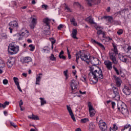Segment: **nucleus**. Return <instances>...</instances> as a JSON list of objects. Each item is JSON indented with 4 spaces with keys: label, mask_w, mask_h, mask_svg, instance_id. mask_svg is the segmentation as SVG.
I'll return each instance as SVG.
<instances>
[{
    "label": "nucleus",
    "mask_w": 131,
    "mask_h": 131,
    "mask_svg": "<svg viewBox=\"0 0 131 131\" xmlns=\"http://www.w3.org/2000/svg\"><path fill=\"white\" fill-rule=\"evenodd\" d=\"M89 75H93V78L96 80V82H98V79H103L104 78L103 72L100 69L95 70L94 72H90Z\"/></svg>",
    "instance_id": "obj_1"
},
{
    "label": "nucleus",
    "mask_w": 131,
    "mask_h": 131,
    "mask_svg": "<svg viewBox=\"0 0 131 131\" xmlns=\"http://www.w3.org/2000/svg\"><path fill=\"white\" fill-rule=\"evenodd\" d=\"M8 53H10L11 55L17 54L19 52V46L12 43L8 46Z\"/></svg>",
    "instance_id": "obj_2"
},
{
    "label": "nucleus",
    "mask_w": 131,
    "mask_h": 131,
    "mask_svg": "<svg viewBox=\"0 0 131 131\" xmlns=\"http://www.w3.org/2000/svg\"><path fill=\"white\" fill-rule=\"evenodd\" d=\"M113 93L112 94L113 99H115L116 101L120 100V95H119V90L118 88L115 86L113 87Z\"/></svg>",
    "instance_id": "obj_3"
},
{
    "label": "nucleus",
    "mask_w": 131,
    "mask_h": 131,
    "mask_svg": "<svg viewBox=\"0 0 131 131\" xmlns=\"http://www.w3.org/2000/svg\"><path fill=\"white\" fill-rule=\"evenodd\" d=\"M109 55L110 59L111 60V61L113 62V64L117 65V64H118V59H117V55L118 54L116 53H114V52H110Z\"/></svg>",
    "instance_id": "obj_4"
},
{
    "label": "nucleus",
    "mask_w": 131,
    "mask_h": 131,
    "mask_svg": "<svg viewBox=\"0 0 131 131\" xmlns=\"http://www.w3.org/2000/svg\"><path fill=\"white\" fill-rule=\"evenodd\" d=\"M118 109L123 115H128L129 113L126 106H123L121 104H118Z\"/></svg>",
    "instance_id": "obj_5"
},
{
    "label": "nucleus",
    "mask_w": 131,
    "mask_h": 131,
    "mask_svg": "<svg viewBox=\"0 0 131 131\" xmlns=\"http://www.w3.org/2000/svg\"><path fill=\"white\" fill-rule=\"evenodd\" d=\"M78 85V81H76L74 79H73L71 81L70 86L72 89V92H75V91L77 90Z\"/></svg>",
    "instance_id": "obj_6"
},
{
    "label": "nucleus",
    "mask_w": 131,
    "mask_h": 131,
    "mask_svg": "<svg viewBox=\"0 0 131 131\" xmlns=\"http://www.w3.org/2000/svg\"><path fill=\"white\" fill-rule=\"evenodd\" d=\"M104 64L105 65L107 70H110V71L112 70V68H113L112 66L113 65V62L109 60H104Z\"/></svg>",
    "instance_id": "obj_7"
},
{
    "label": "nucleus",
    "mask_w": 131,
    "mask_h": 131,
    "mask_svg": "<svg viewBox=\"0 0 131 131\" xmlns=\"http://www.w3.org/2000/svg\"><path fill=\"white\" fill-rule=\"evenodd\" d=\"M88 106L89 108L90 116V117H94L96 114V111L93 108V105L90 102L88 103Z\"/></svg>",
    "instance_id": "obj_8"
},
{
    "label": "nucleus",
    "mask_w": 131,
    "mask_h": 131,
    "mask_svg": "<svg viewBox=\"0 0 131 131\" xmlns=\"http://www.w3.org/2000/svg\"><path fill=\"white\" fill-rule=\"evenodd\" d=\"M99 127L102 131L107 130V124L104 122H103L102 120H100L99 122Z\"/></svg>",
    "instance_id": "obj_9"
},
{
    "label": "nucleus",
    "mask_w": 131,
    "mask_h": 131,
    "mask_svg": "<svg viewBox=\"0 0 131 131\" xmlns=\"http://www.w3.org/2000/svg\"><path fill=\"white\" fill-rule=\"evenodd\" d=\"M90 62L92 65H94V66H96L97 65H99V64H101V61L99 60L96 57H93V58H91L90 60Z\"/></svg>",
    "instance_id": "obj_10"
},
{
    "label": "nucleus",
    "mask_w": 131,
    "mask_h": 131,
    "mask_svg": "<svg viewBox=\"0 0 131 131\" xmlns=\"http://www.w3.org/2000/svg\"><path fill=\"white\" fill-rule=\"evenodd\" d=\"M123 92L125 95L127 96H129L131 93V85H129V87L127 86H125L124 89H123Z\"/></svg>",
    "instance_id": "obj_11"
},
{
    "label": "nucleus",
    "mask_w": 131,
    "mask_h": 131,
    "mask_svg": "<svg viewBox=\"0 0 131 131\" xmlns=\"http://www.w3.org/2000/svg\"><path fill=\"white\" fill-rule=\"evenodd\" d=\"M85 1L88 2V4L90 6V7H92V6H93V4L94 5H97L101 3V0H85Z\"/></svg>",
    "instance_id": "obj_12"
},
{
    "label": "nucleus",
    "mask_w": 131,
    "mask_h": 131,
    "mask_svg": "<svg viewBox=\"0 0 131 131\" xmlns=\"http://www.w3.org/2000/svg\"><path fill=\"white\" fill-rule=\"evenodd\" d=\"M119 58L122 62L126 63L127 61V56L122 53L119 54Z\"/></svg>",
    "instance_id": "obj_13"
},
{
    "label": "nucleus",
    "mask_w": 131,
    "mask_h": 131,
    "mask_svg": "<svg viewBox=\"0 0 131 131\" xmlns=\"http://www.w3.org/2000/svg\"><path fill=\"white\" fill-rule=\"evenodd\" d=\"M20 61L23 64H25V63H29V62H31L32 61V59L29 56H27L21 58Z\"/></svg>",
    "instance_id": "obj_14"
},
{
    "label": "nucleus",
    "mask_w": 131,
    "mask_h": 131,
    "mask_svg": "<svg viewBox=\"0 0 131 131\" xmlns=\"http://www.w3.org/2000/svg\"><path fill=\"white\" fill-rule=\"evenodd\" d=\"M24 32H23L21 34H16L15 35L14 37L16 39V40H23L24 39Z\"/></svg>",
    "instance_id": "obj_15"
},
{
    "label": "nucleus",
    "mask_w": 131,
    "mask_h": 131,
    "mask_svg": "<svg viewBox=\"0 0 131 131\" xmlns=\"http://www.w3.org/2000/svg\"><path fill=\"white\" fill-rule=\"evenodd\" d=\"M114 78H115L116 84L118 88L120 87V85H121V84L122 83L121 79H120L119 77H116V76H114Z\"/></svg>",
    "instance_id": "obj_16"
},
{
    "label": "nucleus",
    "mask_w": 131,
    "mask_h": 131,
    "mask_svg": "<svg viewBox=\"0 0 131 131\" xmlns=\"http://www.w3.org/2000/svg\"><path fill=\"white\" fill-rule=\"evenodd\" d=\"M91 41L93 43H96V45H98L101 48V49H102V50H104V51H105V50H106V48L105 47V46H104V45H103L102 43L96 41V40L92 39L91 40Z\"/></svg>",
    "instance_id": "obj_17"
},
{
    "label": "nucleus",
    "mask_w": 131,
    "mask_h": 131,
    "mask_svg": "<svg viewBox=\"0 0 131 131\" xmlns=\"http://www.w3.org/2000/svg\"><path fill=\"white\" fill-rule=\"evenodd\" d=\"M83 61L87 64H90V57H89V54L84 55L83 57Z\"/></svg>",
    "instance_id": "obj_18"
},
{
    "label": "nucleus",
    "mask_w": 131,
    "mask_h": 131,
    "mask_svg": "<svg viewBox=\"0 0 131 131\" xmlns=\"http://www.w3.org/2000/svg\"><path fill=\"white\" fill-rule=\"evenodd\" d=\"M9 26L12 28H18V23L16 20H14L9 23Z\"/></svg>",
    "instance_id": "obj_19"
},
{
    "label": "nucleus",
    "mask_w": 131,
    "mask_h": 131,
    "mask_svg": "<svg viewBox=\"0 0 131 131\" xmlns=\"http://www.w3.org/2000/svg\"><path fill=\"white\" fill-rule=\"evenodd\" d=\"M15 64V62L13 60H9L7 62V65L8 67V68H12L13 67V66Z\"/></svg>",
    "instance_id": "obj_20"
},
{
    "label": "nucleus",
    "mask_w": 131,
    "mask_h": 131,
    "mask_svg": "<svg viewBox=\"0 0 131 131\" xmlns=\"http://www.w3.org/2000/svg\"><path fill=\"white\" fill-rule=\"evenodd\" d=\"M76 61L77 62V63H78V59H79V58H80V59L81 60H82V54H81V51H80L79 52L77 53V54H76Z\"/></svg>",
    "instance_id": "obj_21"
},
{
    "label": "nucleus",
    "mask_w": 131,
    "mask_h": 131,
    "mask_svg": "<svg viewBox=\"0 0 131 131\" xmlns=\"http://www.w3.org/2000/svg\"><path fill=\"white\" fill-rule=\"evenodd\" d=\"M35 25H36V19L33 18L32 20V24L30 25L31 29H33L35 27Z\"/></svg>",
    "instance_id": "obj_22"
},
{
    "label": "nucleus",
    "mask_w": 131,
    "mask_h": 131,
    "mask_svg": "<svg viewBox=\"0 0 131 131\" xmlns=\"http://www.w3.org/2000/svg\"><path fill=\"white\" fill-rule=\"evenodd\" d=\"M28 117L29 119H32L33 120H39V118L38 117V116H37L36 115H34L33 114H32L31 116H28Z\"/></svg>",
    "instance_id": "obj_23"
},
{
    "label": "nucleus",
    "mask_w": 131,
    "mask_h": 131,
    "mask_svg": "<svg viewBox=\"0 0 131 131\" xmlns=\"http://www.w3.org/2000/svg\"><path fill=\"white\" fill-rule=\"evenodd\" d=\"M104 19H106V20H107L110 23H113V17L112 16H104L103 17Z\"/></svg>",
    "instance_id": "obj_24"
},
{
    "label": "nucleus",
    "mask_w": 131,
    "mask_h": 131,
    "mask_svg": "<svg viewBox=\"0 0 131 131\" xmlns=\"http://www.w3.org/2000/svg\"><path fill=\"white\" fill-rule=\"evenodd\" d=\"M77 34V30L73 29L72 33V37L74 38L75 39H77V37H76V35Z\"/></svg>",
    "instance_id": "obj_25"
},
{
    "label": "nucleus",
    "mask_w": 131,
    "mask_h": 131,
    "mask_svg": "<svg viewBox=\"0 0 131 131\" xmlns=\"http://www.w3.org/2000/svg\"><path fill=\"white\" fill-rule=\"evenodd\" d=\"M122 131H131V125L129 124L126 125L124 128L122 129Z\"/></svg>",
    "instance_id": "obj_26"
},
{
    "label": "nucleus",
    "mask_w": 131,
    "mask_h": 131,
    "mask_svg": "<svg viewBox=\"0 0 131 131\" xmlns=\"http://www.w3.org/2000/svg\"><path fill=\"white\" fill-rule=\"evenodd\" d=\"M43 22L45 23L46 26L48 27V29H50V25L49 24V23H50V19L48 18H44Z\"/></svg>",
    "instance_id": "obj_27"
},
{
    "label": "nucleus",
    "mask_w": 131,
    "mask_h": 131,
    "mask_svg": "<svg viewBox=\"0 0 131 131\" xmlns=\"http://www.w3.org/2000/svg\"><path fill=\"white\" fill-rule=\"evenodd\" d=\"M113 68L114 70V71H115L117 75H119L120 74H121V70H120L117 69V68H116V67H115V65H114L113 66Z\"/></svg>",
    "instance_id": "obj_28"
},
{
    "label": "nucleus",
    "mask_w": 131,
    "mask_h": 131,
    "mask_svg": "<svg viewBox=\"0 0 131 131\" xmlns=\"http://www.w3.org/2000/svg\"><path fill=\"white\" fill-rule=\"evenodd\" d=\"M95 128H96V126L93 122H91L89 124V130L92 131L94 130Z\"/></svg>",
    "instance_id": "obj_29"
},
{
    "label": "nucleus",
    "mask_w": 131,
    "mask_h": 131,
    "mask_svg": "<svg viewBox=\"0 0 131 131\" xmlns=\"http://www.w3.org/2000/svg\"><path fill=\"white\" fill-rule=\"evenodd\" d=\"M85 20L91 23V24H95V22H94V19L93 17L90 16L85 19Z\"/></svg>",
    "instance_id": "obj_30"
},
{
    "label": "nucleus",
    "mask_w": 131,
    "mask_h": 131,
    "mask_svg": "<svg viewBox=\"0 0 131 131\" xmlns=\"http://www.w3.org/2000/svg\"><path fill=\"white\" fill-rule=\"evenodd\" d=\"M13 80L15 84L17 86V85H20L19 84V79L16 77H13Z\"/></svg>",
    "instance_id": "obj_31"
},
{
    "label": "nucleus",
    "mask_w": 131,
    "mask_h": 131,
    "mask_svg": "<svg viewBox=\"0 0 131 131\" xmlns=\"http://www.w3.org/2000/svg\"><path fill=\"white\" fill-rule=\"evenodd\" d=\"M40 79H41V77H40V76H38L36 77V84H38V85H39V82H40Z\"/></svg>",
    "instance_id": "obj_32"
},
{
    "label": "nucleus",
    "mask_w": 131,
    "mask_h": 131,
    "mask_svg": "<svg viewBox=\"0 0 131 131\" xmlns=\"http://www.w3.org/2000/svg\"><path fill=\"white\" fill-rule=\"evenodd\" d=\"M114 49L112 50L113 52H114V53L118 54V50H117V47L116 46L114 45V44L113 45Z\"/></svg>",
    "instance_id": "obj_33"
},
{
    "label": "nucleus",
    "mask_w": 131,
    "mask_h": 131,
    "mask_svg": "<svg viewBox=\"0 0 131 131\" xmlns=\"http://www.w3.org/2000/svg\"><path fill=\"white\" fill-rule=\"evenodd\" d=\"M40 102H41V106H43L45 104H47V101L45 100V99L40 97Z\"/></svg>",
    "instance_id": "obj_34"
},
{
    "label": "nucleus",
    "mask_w": 131,
    "mask_h": 131,
    "mask_svg": "<svg viewBox=\"0 0 131 131\" xmlns=\"http://www.w3.org/2000/svg\"><path fill=\"white\" fill-rule=\"evenodd\" d=\"M70 21L73 25L74 26H77V23L75 21V18H72V19H70Z\"/></svg>",
    "instance_id": "obj_35"
},
{
    "label": "nucleus",
    "mask_w": 131,
    "mask_h": 131,
    "mask_svg": "<svg viewBox=\"0 0 131 131\" xmlns=\"http://www.w3.org/2000/svg\"><path fill=\"white\" fill-rule=\"evenodd\" d=\"M5 66V62L3 60L0 59V68H4Z\"/></svg>",
    "instance_id": "obj_36"
},
{
    "label": "nucleus",
    "mask_w": 131,
    "mask_h": 131,
    "mask_svg": "<svg viewBox=\"0 0 131 131\" xmlns=\"http://www.w3.org/2000/svg\"><path fill=\"white\" fill-rule=\"evenodd\" d=\"M29 48H30V51H31V52H33L35 49V47L32 44L30 45Z\"/></svg>",
    "instance_id": "obj_37"
},
{
    "label": "nucleus",
    "mask_w": 131,
    "mask_h": 131,
    "mask_svg": "<svg viewBox=\"0 0 131 131\" xmlns=\"http://www.w3.org/2000/svg\"><path fill=\"white\" fill-rule=\"evenodd\" d=\"M67 108L68 111L69 113V114H71L73 113L72 112V110H71V107H70V105H67Z\"/></svg>",
    "instance_id": "obj_38"
},
{
    "label": "nucleus",
    "mask_w": 131,
    "mask_h": 131,
    "mask_svg": "<svg viewBox=\"0 0 131 131\" xmlns=\"http://www.w3.org/2000/svg\"><path fill=\"white\" fill-rule=\"evenodd\" d=\"M1 36L3 39H7L8 38V35L5 33H2Z\"/></svg>",
    "instance_id": "obj_39"
},
{
    "label": "nucleus",
    "mask_w": 131,
    "mask_h": 131,
    "mask_svg": "<svg viewBox=\"0 0 131 131\" xmlns=\"http://www.w3.org/2000/svg\"><path fill=\"white\" fill-rule=\"evenodd\" d=\"M23 36H25V37H28L29 36V32L26 30L25 32H24Z\"/></svg>",
    "instance_id": "obj_40"
},
{
    "label": "nucleus",
    "mask_w": 131,
    "mask_h": 131,
    "mask_svg": "<svg viewBox=\"0 0 131 131\" xmlns=\"http://www.w3.org/2000/svg\"><path fill=\"white\" fill-rule=\"evenodd\" d=\"M50 40L51 41L52 46H54V43H56V39L54 38H50Z\"/></svg>",
    "instance_id": "obj_41"
},
{
    "label": "nucleus",
    "mask_w": 131,
    "mask_h": 131,
    "mask_svg": "<svg viewBox=\"0 0 131 131\" xmlns=\"http://www.w3.org/2000/svg\"><path fill=\"white\" fill-rule=\"evenodd\" d=\"M63 74L66 77V79H68V70L63 71Z\"/></svg>",
    "instance_id": "obj_42"
},
{
    "label": "nucleus",
    "mask_w": 131,
    "mask_h": 131,
    "mask_svg": "<svg viewBox=\"0 0 131 131\" xmlns=\"http://www.w3.org/2000/svg\"><path fill=\"white\" fill-rule=\"evenodd\" d=\"M70 115L72 119L73 120V121L74 122H75V121H76V120L75 119V117L74 116L73 113H72V114H70Z\"/></svg>",
    "instance_id": "obj_43"
},
{
    "label": "nucleus",
    "mask_w": 131,
    "mask_h": 131,
    "mask_svg": "<svg viewBox=\"0 0 131 131\" xmlns=\"http://www.w3.org/2000/svg\"><path fill=\"white\" fill-rule=\"evenodd\" d=\"M89 121H90V120L88 118L82 119L83 123H86V122H89Z\"/></svg>",
    "instance_id": "obj_44"
},
{
    "label": "nucleus",
    "mask_w": 131,
    "mask_h": 131,
    "mask_svg": "<svg viewBox=\"0 0 131 131\" xmlns=\"http://www.w3.org/2000/svg\"><path fill=\"white\" fill-rule=\"evenodd\" d=\"M122 33H123V30H122V29H119L117 31V34H118V35H121Z\"/></svg>",
    "instance_id": "obj_45"
},
{
    "label": "nucleus",
    "mask_w": 131,
    "mask_h": 131,
    "mask_svg": "<svg viewBox=\"0 0 131 131\" xmlns=\"http://www.w3.org/2000/svg\"><path fill=\"white\" fill-rule=\"evenodd\" d=\"M50 59L52 61H55V60H56V57H55V56H54V54H51V56L50 57Z\"/></svg>",
    "instance_id": "obj_46"
},
{
    "label": "nucleus",
    "mask_w": 131,
    "mask_h": 131,
    "mask_svg": "<svg viewBox=\"0 0 131 131\" xmlns=\"http://www.w3.org/2000/svg\"><path fill=\"white\" fill-rule=\"evenodd\" d=\"M3 84H5L6 85L8 84V83H9V81H8V80L6 79H4L3 81Z\"/></svg>",
    "instance_id": "obj_47"
},
{
    "label": "nucleus",
    "mask_w": 131,
    "mask_h": 131,
    "mask_svg": "<svg viewBox=\"0 0 131 131\" xmlns=\"http://www.w3.org/2000/svg\"><path fill=\"white\" fill-rule=\"evenodd\" d=\"M111 105H112V108L113 109H114L115 108V106H116V104L115 103V102H111Z\"/></svg>",
    "instance_id": "obj_48"
},
{
    "label": "nucleus",
    "mask_w": 131,
    "mask_h": 131,
    "mask_svg": "<svg viewBox=\"0 0 131 131\" xmlns=\"http://www.w3.org/2000/svg\"><path fill=\"white\" fill-rule=\"evenodd\" d=\"M83 81L85 83H88V79L86 78V76H84L83 77Z\"/></svg>",
    "instance_id": "obj_49"
},
{
    "label": "nucleus",
    "mask_w": 131,
    "mask_h": 131,
    "mask_svg": "<svg viewBox=\"0 0 131 131\" xmlns=\"http://www.w3.org/2000/svg\"><path fill=\"white\" fill-rule=\"evenodd\" d=\"M63 27H64V25L60 24L58 26L57 29H58V30H61V29H62Z\"/></svg>",
    "instance_id": "obj_50"
},
{
    "label": "nucleus",
    "mask_w": 131,
    "mask_h": 131,
    "mask_svg": "<svg viewBox=\"0 0 131 131\" xmlns=\"http://www.w3.org/2000/svg\"><path fill=\"white\" fill-rule=\"evenodd\" d=\"M112 129L116 131V130H117V129H118V127H117V126H116V125L114 124Z\"/></svg>",
    "instance_id": "obj_51"
},
{
    "label": "nucleus",
    "mask_w": 131,
    "mask_h": 131,
    "mask_svg": "<svg viewBox=\"0 0 131 131\" xmlns=\"http://www.w3.org/2000/svg\"><path fill=\"white\" fill-rule=\"evenodd\" d=\"M10 123L11 124V125H12V126H13V127H15V128H16V127L17 126V125L16 124H15V123L12 121H10Z\"/></svg>",
    "instance_id": "obj_52"
},
{
    "label": "nucleus",
    "mask_w": 131,
    "mask_h": 131,
    "mask_svg": "<svg viewBox=\"0 0 131 131\" xmlns=\"http://www.w3.org/2000/svg\"><path fill=\"white\" fill-rule=\"evenodd\" d=\"M42 9H43L44 10H48V5H42L41 6Z\"/></svg>",
    "instance_id": "obj_53"
},
{
    "label": "nucleus",
    "mask_w": 131,
    "mask_h": 131,
    "mask_svg": "<svg viewBox=\"0 0 131 131\" xmlns=\"http://www.w3.org/2000/svg\"><path fill=\"white\" fill-rule=\"evenodd\" d=\"M60 59H63V60H66V57L64 55H59Z\"/></svg>",
    "instance_id": "obj_54"
},
{
    "label": "nucleus",
    "mask_w": 131,
    "mask_h": 131,
    "mask_svg": "<svg viewBox=\"0 0 131 131\" xmlns=\"http://www.w3.org/2000/svg\"><path fill=\"white\" fill-rule=\"evenodd\" d=\"M103 31H102L101 30H99L98 31H97V34L98 35H100L101 34H102L103 33Z\"/></svg>",
    "instance_id": "obj_55"
},
{
    "label": "nucleus",
    "mask_w": 131,
    "mask_h": 131,
    "mask_svg": "<svg viewBox=\"0 0 131 131\" xmlns=\"http://www.w3.org/2000/svg\"><path fill=\"white\" fill-rule=\"evenodd\" d=\"M95 69L94 68V67H90V72H94V70Z\"/></svg>",
    "instance_id": "obj_56"
},
{
    "label": "nucleus",
    "mask_w": 131,
    "mask_h": 131,
    "mask_svg": "<svg viewBox=\"0 0 131 131\" xmlns=\"http://www.w3.org/2000/svg\"><path fill=\"white\" fill-rule=\"evenodd\" d=\"M95 28L96 30H97V31H98V30H100V29H101L102 28V27H101L100 26H96Z\"/></svg>",
    "instance_id": "obj_57"
},
{
    "label": "nucleus",
    "mask_w": 131,
    "mask_h": 131,
    "mask_svg": "<svg viewBox=\"0 0 131 131\" xmlns=\"http://www.w3.org/2000/svg\"><path fill=\"white\" fill-rule=\"evenodd\" d=\"M9 104H10L9 102L8 101H6L5 102H4V103L3 104L6 108V106H8V105H9Z\"/></svg>",
    "instance_id": "obj_58"
},
{
    "label": "nucleus",
    "mask_w": 131,
    "mask_h": 131,
    "mask_svg": "<svg viewBox=\"0 0 131 131\" xmlns=\"http://www.w3.org/2000/svg\"><path fill=\"white\" fill-rule=\"evenodd\" d=\"M9 29L10 30V33H13V29H14V28H12V27H9Z\"/></svg>",
    "instance_id": "obj_59"
},
{
    "label": "nucleus",
    "mask_w": 131,
    "mask_h": 131,
    "mask_svg": "<svg viewBox=\"0 0 131 131\" xmlns=\"http://www.w3.org/2000/svg\"><path fill=\"white\" fill-rule=\"evenodd\" d=\"M16 86H17L18 90L19 91V92H21V93H22V90H21V88L20 87V85H17Z\"/></svg>",
    "instance_id": "obj_60"
},
{
    "label": "nucleus",
    "mask_w": 131,
    "mask_h": 131,
    "mask_svg": "<svg viewBox=\"0 0 131 131\" xmlns=\"http://www.w3.org/2000/svg\"><path fill=\"white\" fill-rule=\"evenodd\" d=\"M20 103H19V107H20V108H21V106H22V105H23V101H22V100H20Z\"/></svg>",
    "instance_id": "obj_61"
},
{
    "label": "nucleus",
    "mask_w": 131,
    "mask_h": 131,
    "mask_svg": "<svg viewBox=\"0 0 131 131\" xmlns=\"http://www.w3.org/2000/svg\"><path fill=\"white\" fill-rule=\"evenodd\" d=\"M103 35V37H106V32H102V34H101Z\"/></svg>",
    "instance_id": "obj_62"
},
{
    "label": "nucleus",
    "mask_w": 131,
    "mask_h": 131,
    "mask_svg": "<svg viewBox=\"0 0 131 131\" xmlns=\"http://www.w3.org/2000/svg\"><path fill=\"white\" fill-rule=\"evenodd\" d=\"M4 108L5 109V107L4 104L0 103V108Z\"/></svg>",
    "instance_id": "obj_63"
},
{
    "label": "nucleus",
    "mask_w": 131,
    "mask_h": 131,
    "mask_svg": "<svg viewBox=\"0 0 131 131\" xmlns=\"http://www.w3.org/2000/svg\"><path fill=\"white\" fill-rule=\"evenodd\" d=\"M65 10H67L68 12H71L70 8L68 7H66Z\"/></svg>",
    "instance_id": "obj_64"
}]
</instances>
